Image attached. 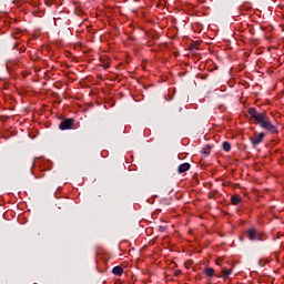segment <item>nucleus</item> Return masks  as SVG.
I'll use <instances>...</instances> for the list:
<instances>
[{
  "instance_id": "8",
  "label": "nucleus",
  "mask_w": 284,
  "mask_h": 284,
  "mask_svg": "<svg viewBox=\"0 0 284 284\" xmlns=\"http://www.w3.org/2000/svg\"><path fill=\"white\" fill-rule=\"evenodd\" d=\"M190 170V163H183L179 166V173L183 174Z\"/></svg>"
},
{
  "instance_id": "5",
  "label": "nucleus",
  "mask_w": 284,
  "mask_h": 284,
  "mask_svg": "<svg viewBox=\"0 0 284 284\" xmlns=\"http://www.w3.org/2000/svg\"><path fill=\"white\" fill-rule=\"evenodd\" d=\"M243 199H241V195H232L231 202L232 205H240L242 203Z\"/></svg>"
},
{
  "instance_id": "1",
  "label": "nucleus",
  "mask_w": 284,
  "mask_h": 284,
  "mask_svg": "<svg viewBox=\"0 0 284 284\" xmlns=\"http://www.w3.org/2000/svg\"><path fill=\"white\" fill-rule=\"evenodd\" d=\"M248 114L262 130L270 132V134H278V129L272 123V120L267 116V112H258L255 108H251L248 109Z\"/></svg>"
},
{
  "instance_id": "10",
  "label": "nucleus",
  "mask_w": 284,
  "mask_h": 284,
  "mask_svg": "<svg viewBox=\"0 0 284 284\" xmlns=\"http://www.w3.org/2000/svg\"><path fill=\"white\" fill-rule=\"evenodd\" d=\"M222 148H223L224 152H230V150H232V144H230V142L225 141V142H223Z\"/></svg>"
},
{
  "instance_id": "14",
  "label": "nucleus",
  "mask_w": 284,
  "mask_h": 284,
  "mask_svg": "<svg viewBox=\"0 0 284 284\" xmlns=\"http://www.w3.org/2000/svg\"><path fill=\"white\" fill-rule=\"evenodd\" d=\"M174 276H181V270H175L174 271Z\"/></svg>"
},
{
  "instance_id": "6",
  "label": "nucleus",
  "mask_w": 284,
  "mask_h": 284,
  "mask_svg": "<svg viewBox=\"0 0 284 284\" xmlns=\"http://www.w3.org/2000/svg\"><path fill=\"white\" fill-rule=\"evenodd\" d=\"M112 274H114V276H123V267L121 266L113 267Z\"/></svg>"
},
{
  "instance_id": "7",
  "label": "nucleus",
  "mask_w": 284,
  "mask_h": 284,
  "mask_svg": "<svg viewBox=\"0 0 284 284\" xmlns=\"http://www.w3.org/2000/svg\"><path fill=\"white\" fill-rule=\"evenodd\" d=\"M230 274H232V268H225L224 266L221 273L222 278H230Z\"/></svg>"
},
{
  "instance_id": "12",
  "label": "nucleus",
  "mask_w": 284,
  "mask_h": 284,
  "mask_svg": "<svg viewBox=\"0 0 284 284\" xmlns=\"http://www.w3.org/2000/svg\"><path fill=\"white\" fill-rule=\"evenodd\" d=\"M215 264L222 267V270L225 267V263H223V258L219 257L215 260Z\"/></svg>"
},
{
  "instance_id": "15",
  "label": "nucleus",
  "mask_w": 284,
  "mask_h": 284,
  "mask_svg": "<svg viewBox=\"0 0 284 284\" xmlns=\"http://www.w3.org/2000/svg\"><path fill=\"white\" fill-rule=\"evenodd\" d=\"M209 197H210V199H212V195H211V194H209Z\"/></svg>"
},
{
  "instance_id": "11",
  "label": "nucleus",
  "mask_w": 284,
  "mask_h": 284,
  "mask_svg": "<svg viewBox=\"0 0 284 284\" xmlns=\"http://www.w3.org/2000/svg\"><path fill=\"white\" fill-rule=\"evenodd\" d=\"M204 274H206V275L210 276V277L214 276V268H212V267H206V268L204 270Z\"/></svg>"
},
{
  "instance_id": "2",
  "label": "nucleus",
  "mask_w": 284,
  "mask_h": 284,
  "mask_svg": "<svg viewBox=\"0 0 284 284\" xmlns=\"http://www.w3.org/2000/svg\"><path fill=\"white\" fill-rule=\"evenodd\" d=\"M263 139H265V133H254L253 136L250 138V141L252 145H258L260 143H263Z\"/></svg>"
},
{
  "instance_id": "13",
  "label": "nucleus",
  "mask_w": 284,
  "mask_h": 284,
  "mask_svg": "<svg viewBox=\"0 0 284 284\" xmlns=\"http://www.w3.org/2000/svg\"><path fill=\"white\" fill-rule=\"evenodd\" d=\"M202 152L203 154H210L212 152V148H210V145H206L203 148Z\"/></svg>"
},
{
  "instance_id": "9",
  "label": "nucleus",
  "mask_w": 284,
  "mask_h": 284,
  "mask_svg": "<svg viewBox=\"0 0 284 284\" xmlns=\"http://www.w3.org/2000/svg\"><path fill=\"white\" fill-rule=\"evenodd\" d=\"M250 241H256V231L254 229H251L246 233Z\"/></svg>"
},
{
  "instance_id": "3",
  "label": "nucleus",
  "mask_w": 284,
  "mask_h": 284,
  "mask_svg": "<svg viewBox=\"0 0 284 284\" xmlns=\"http://www.w3.org/2000/svg\"><path fill=\"white\" fill-rule=\"evenodd\" d=\"M72 125H74V120L67 119L60 123L59 128L60 130H70Z\"/></svg>"
},
{
  "instance_id": "4",
  "label": "nucleus",
  "mask_w": 284,
  "mask_h": 284,
  "mask_svg": "<svg viewBox=\"0 0 284 284\" xmlns=\"http://www.w3.org/2000/svg\"><path fill=\"white\" fill-rule=\"evenodd\" d=\"M100 63H102V68H104V70H108V68H110L111 60L108 55H102L100 58Z\"/></svg>"
}]
</instances>
